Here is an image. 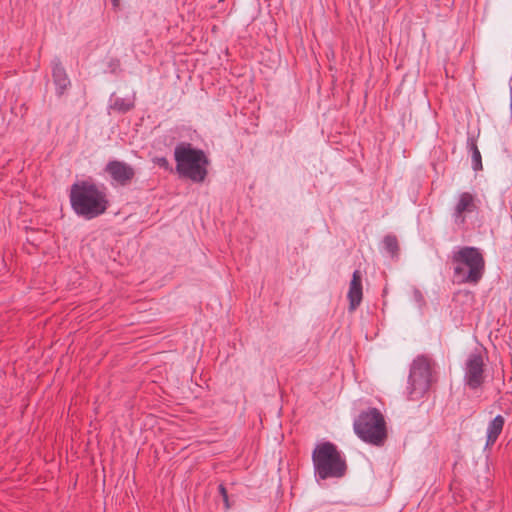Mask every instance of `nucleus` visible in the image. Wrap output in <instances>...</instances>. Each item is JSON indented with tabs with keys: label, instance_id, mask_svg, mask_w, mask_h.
I'll return each mask as SVG.
<instances>
[{
	"label": "nucleus",
	"instance_id": "f257e3e1",
	"mask_svg": "<svg viewBox=\"0 0 512 512\" xmlns=\"http://www.w3.org/2000/svg\"><path fill=\"white\" fill-rule=\"evenodd\" d=\"M70 203L73 211L86 220L106 212L109 200L106 188L92 181H80L71 186Z\"/></svg>",
	"mask_w": 512,
	"mask_h": 512
},
{
	"label": "nucleus",
	"instance_id": "39448f33",
	"mask_svg": "<svg viewBox=\"0 0 512 512\" xmlns=\"http://www.w3.org/2000/svg\"><path fill=\"white\" fill-rule=\"evenodd\" d=\"M435 362L428 355H418L410 365L407 380V398L418 400L430 389L433 382Z\"/></svg>",
	"mask_w": 512,
	"mask_h": 512
},
{
	"label": "nucleus",
	"instance_id": "20e7f679",
	"mask_svg": "<svg viewBox=\"0 0 512 512\" xmlns=\"http://www.w3.org/2000/svg\"><path fill=\"white\" fill-rule=\"evenodd\" d=\"M314 476L319 482L329 478H341L346 472V461L336 445L322 442L312 452Z\"/></svg>",
	"mask_w": 512,
	"mask_h": 512
},
{
	"label": "nucleus",
	"instance_id": "1a4fd4ad",
	"mask_svg": "<svg viewBox=\"0 0 512 512\" xmlns=\"http://www.w3.org/2000/svg\"><path fill=\"white\" fill-rule=\"evenodd\" d=\"M105 171L111 177L112 185L127 186L135 177V169L124 161H109L106 164Z\"/></svg>",
	"mask_w": 512,
	"mask_h": 512
},
{
	"label": "nucleus",
	"instance_id": "f3484780",
	"mask_svg": "<svg viewBox=\"0 0 512 512\" xmlns=\"http://www.w3.org/2000/svg\"><path fill=\"white\" fill-rule=\"evenodd\" d=\"M219 492L223 498V502H224V506L226 509H229L230 508V503H229V498H228V494H227V490L226 488L224 487L223 484H220L219 487Z\"/></svg>",
	"mask_w": 512,
	"mask_h": 512
},
{
	"label": "nucleus",
	"instance_id": "a211bd4d",
	"mask_svg": "<svg viewBox=\"0 0 512 512\" xmlns=\"http://www.w3.org/2000/svg\"><path fill=\"white\" fill-rule=\"evenodd\" d=\"M112 2V5L114 8H118L119 7V4H120V1L119 0H111Z\"/></svg>",
	"mask_w": 512,
	"mask_h": 512
},
{
	"label": "nucleus",
	"instance_id": "2eb2a0df",
	"mask_svg": "<svg viewBox=\"0 0 512 512\" xmlns=\"http://www.w3.org/2000/svg\"><path fill=\"white\" fill-rule=\"evenodd\" d=\"M383 245L385 250L393 257L398 252V241L394 235H387L384 237Z\"/></svg>",
	"mask_w": 512,
	"mask_h": 512
},
{
	"label": "nucleus",
	"instance_id": "f8f14e48",
	"mask_svg": "<svg viewBox=\"0 0 512 512\" xmlns=\"http://www.w3.org/2000/svg\"><path fill=\"white\" fill-rule=\"evenodd\" d=\"M505 420L502 415H497L487 427L486 446L493 445L503 430Z\"/></svg>",
	"mask_w": 512,
	"mask_h": 512
},
{
	"label": "nucleus",
	"instance_id": "7ed1b4c3",
	"mask_svg": "<svg viewBox=\"0 0 512 512\" xmlns=\"http://www.w3.org/2000/svg\"><path fill=\"white\" fill-rule=\"evenodd\" d=\"M451 261L454 278L458 283L476 285L485 272V260L481 250L463 246L453 250Z\"/></svg>",
	"mask_w": 512,
	"mask_h": 512
},
{
	"label": "nucleus",
	"instance_id": "4468645a",
	"mask_svg": "<svg viewBox=\"0 0 512 512\" xmlns=\"http://www.w3.org/2000/svg\"><path fill=\"white\" fill-rule=\"evenodd\" d=\"M467 147L471 152L472 167L475 171L482 170V157L477 147L476 140L473 137H468Z\"/></svg>",
	"mask_w": 512,
	"mask_h": 512
},
{
	"label": "nucleus",
	"instance_id": "6ab92c4d",
	"mask_svg": "<svg viewBox=\"0 0 512 512\" xmlns=\"http://www.w3.org/2000/svg\"><path fill=\"white\" fill-rule=\"evenodd\" d=\"M510 106L512 108V79H511V84H510Z\"/></svg>",
	"mask_w": 512,
	"mask_h": 512
},
{
	"label": "nucleus",
	"instance_id": "6e6552de",
	"mask_svg": "<svg viewBox=\"0 0 512 512\" xmlns=\"http://www.w3.org/2000/svg\"><path fill=\"white\" fill-rule=\"evenodd\" d=\"M476 195L465 191L460 192L455 197V203L451 209V219L455 226L462 228L467 222V215L477 212Z\"/></svg>",
	"mask_w": 512,
	"mask_h": 512
},
{
	"label": "nucleus",
	"instance_id": "423d86ee",
	"mask_svg": "<svg viewBox=\"0 0 512 512\" xmlns=\"http://www.w3.org/2000/svg\"><path fill=\"white\" fill-rule=\"evenodd\" d=\"M354 431L365 443L382 446L387 438L384 416L376 408L362 411L355 419Z\"/></svg>",
	"mask_w": 512,
	"mask_h": 512
},
{
	"label": "nucleus",
	"instance_id": "9d476101",
	"mask_svg": "<svg viewBox=\"0 0 512 512\" xmlns=\"http://www.w3.org/2000/svg\"><path fill=\"white\" fill-rule=\"evenodd\" d=\"M52 77L56 87V94L62 96L70 87L71 82L58 58L52 61Z\"/></svg>",
	"mask_w": 512,
	"mask_h": 512
},
{
	"label": "nucleus",
	"instance_id": "ddd939ff",
	"mask_svg": "<svg viewBox=\"0 0 512 512\" xmlns=\"http://www.w3.org/2000/svg\"><path fill=\"white\" fill-rule=\"evenodd\" d=\"M113 95H111L110 101V109L117 111L119 113H126L132 110L135 106V96L133 95L131 98H120L116 97L113 99Z\"/></svg>",
	"mask_w": 512,
	"mask_h": 512
},
{
	"label": "nucleus",
	"instance_id": "dca6fc26",
	"mask_svg": "<svg viewBox=\"0 0 512 512\" xmlns=\"http://www.w3.org/2000/svg\"><path fill=\"white\" fill-rule=\"evenodd\" d=\"M153 162H154V164L158 165L159 167H161L165 170L171 169L170 163L166 157H155L153 159Z\"/></svg>",
	"mask_w": 512,
	"mask_h": 512
},
{
	"label": "nucleus",
	"instance_id": "f03ea898",
	"mask_svg": "<svg viewBox=\"0 0 512 512\" xmlns=\"http://www.w3.org/2000/svg\"><path fill=\"white\" fill-rule=\"evenodd\" d=\"M174 160L180 177L194 183L205 181L210 161L203 150L193 147L191 143L180 142L175 146Z\"/></svg>",
	"mask_w": 512,
	"mask_h": 512
},
{
	"label": "nucleus",
	"instance_id": "0eeeda50",
	"mask_svg": "<svg viewBox=\"0 0 512 512\" xmlns=\"http://www.w3.org/2000/svg\"><path fill=\"white\" fill-rule=\"evenodd\" d=\"M484 366V358L480 352H472L468 355L463 367V381L471 390H477L483 385Z\"/></svg>",
	"mask_w": 512,
	"mask_h": 512
},
{
	"label": "nucleus",
	"instance_id": "9b49d317",
	"mask_svg": "<svg viewBox=\"0 0 512 512\" xmlns=\"http://www.w3.org/2000/svg\"><path fill=\"white\" fill-rule=\"evenodd\" d=\"M347 297L349 300V310L354 311L360 305L363 297L361 273L358 270L353 272Z\"/></svg>",
	"mask_w": 512,
	"mask_h": 512
}]
</instances>
